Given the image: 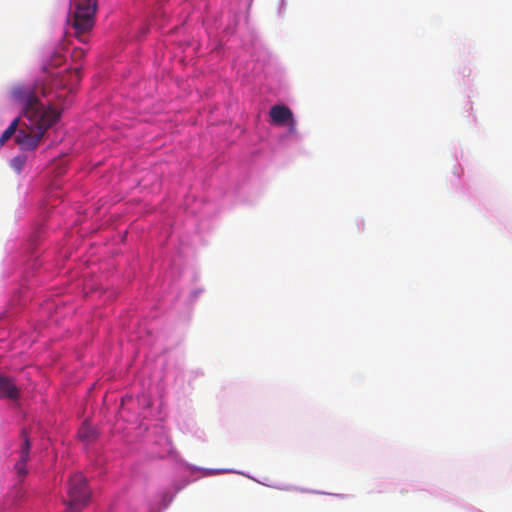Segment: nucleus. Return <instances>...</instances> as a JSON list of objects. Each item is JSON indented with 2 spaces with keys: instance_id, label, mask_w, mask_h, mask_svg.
Segmentation results:
<instances>
[{
  "instance_id": "f257e3e1",
  "label": "nucleus",
  "mask_w": 512,
  "mask_h": 512,
  "mask_svg": "<svg viewBox=\"0 0 512 512\" xmlns=\"http://www.w3.org/2000/svg\"><path fill=\"white\" fill-rule=\"evenodd\" d=\"M11 93L14 100L22 104L23 116L28 121L25 128L19 129L15 140L22 150H33L45 131L59 119L60 114L51 107H45L32 86H15Z\"/></svg>"
},
{
  "instance_id": "f03ea898",
  "label": "nucleus",
  "mask_w": 512,
  "mask_h": 512,
  "mask_svg": "<svg viewBox=\"0 0 512 512\" xmlns=\"http://www.w3.org/2000/svg\"><path fill=\"white\" fill-rule=\"evenodd\" d=\"M97 0H77L67 17V23L74 30V36L81 42L88 41V34L95 25Z\"/></svg>"
},
{
  "instance_id": "7ed1b4c3",
  "label": "nucleus",
  "mask_w": 512,
  "mask_h": 512,
  "mask_svg": "<svg viewBox=\"0 0 512 512\" xmlns=\"http://www.w3.org/2000/svg\"><path fill=\"white\" fill-rule=\"evenodd\" d=\"M66 512H80L88 503L90 491L81 473L74 474L68 482Z\"/></svg>"
},
{
  "instance_id": "20e7f679",
  "label": "nucleus",
  "mask_w": 512,
  "mask_h": 512,
  "mask_svg": "<svg viewBox=\"0 0 512 512\" xmlns=\"http://www.w3.org/2000/svg\"><path fill=\"white\" fill-rule=\"evenodd\" d=\"M31 443L25 430L21 433V444L19 447V459L15 463V470L17 475L21 478L25 477L28 473L26 463L29 459Z\"/></svg>"
},
{
  "instance_id": "39448f33",
  "label": "nucleus",
  "mask_w": 512,
  "mask_h": 512,
  "mask_svg": "<svg viewBox=\"0 0 512 512\" xmlns=\"http://www.w3.org/2000/svg\"><path fill=\"white\" fill-rule=\"evenodd\" d=\"M269 115L274 124L282 126L292 120V110L285 105H274L270 108Z\"/></svg>"
},
{
  "instance_id": "423d86ee",
  "label": "nucleus",
  "mask_w": 512,
  "mask_h": 512,
  "mask_svg": "<svg viewBox=\"0 0 512 512\" xmlns=\"http://www.w3.org/2000/svg\"><path fill=\"white\" fill-rule=\"evenodd\" d=\"M19 397V390L14 381L6 376H0V399L8 398L16 400Z\"/></svg>"
},
{
  "instance_id": "0eeeda50",
  "label": "nucleus",
  "mask_w": 512,
  "mask_h": 512,
  "mask_svg": "<svg viewBox=\"0 0 512 512\" xmlns=\"http://www.w3.org/2000/svg\"><path fill=\"white\" fill-rule=\"evenodd\" d=\"M78 437L81 441L89 443L96 438L95 429L87 422H84L78 431Z\"/></svg>"
},
{
  "instance_id": "6e6552de",
  "label": "nucleus",
  "mask_w": 512,
  "mask_h": 512,
  "mask_svg": "<svg viewBox=\"0 0 512 512\" xmlns=\"http://www.w3.org/2000/svg\"><path fill=\"white\" fill-rule=\"evenodd\" d=\"M18 118L14 119L0 137V145H3L16 132L18 126Z\"/></svg>"
},
{
  "instance_id": "1a4fd4ad",
  "label": "nucleus",
  "mask_w": 512,
  "mask_h": 512,
  "mask_svg": "<svg viewBox=\"0 0 512 512\" xmlns=\"http://www.w3.org/2000/svg\"><path fill=\"white\" fill-rule=\"evenodd\" d=\"M25 162H26V157L25 156H17V157H14L12 160H11V167L17 172V173H20L25 165Z\"/></svg>"
},
{
  "instance_id": "9d476101",
  "label": "nucleus",
  "mask_w": 512,
  "mask_h": 512,
  "mask_svg": "<svg viewBox=\"0 0 512 512\" xmlns=\"http://www.w3.org/2000/svg\"><path fill=\"white\" fill-rule=\"evenodd\" d=\"M64 62V56L61 53L55 52L49 61V65L53 67H58Z\"/></svg>"
},
{
  "instance_id": "9b49d317",
  "label": "nucleus",
  "mask_w": 512,
  "mask_h": 512,
  "mask_svg": "<svg viewBox=\"0 0 512 512\" xmlns=\"http://www.w3.org/2000/svg\"><path fill=\"white\" fill-rule=\"evenodd\" d=\"M285 125L288 126V131L290 134H295L297 132L296 121L294 117H292V120H289Z\"/></svg>"
}]
</instances>
